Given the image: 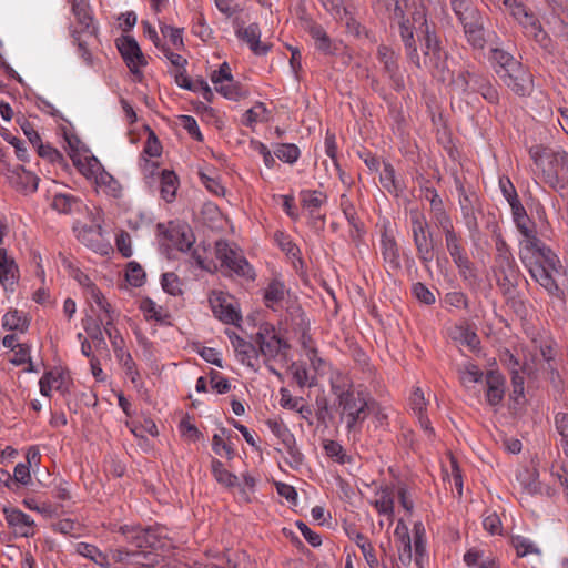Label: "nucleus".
<instances>
[{
  "label": "nucleus",
  "instance_id": "nucleus-1",
  "mask_svg": "<svg viewBox=\"0 0 568 568\" xmlns=\"http://www.w3.org/2000/svg\"><path fill=\"white\" fill-rule=\"evenodd\" d=\"M489 61L497 77L515 94L529 95L532 90V75L523 63L509 52L494 48L490 50Z\"/></svg>",
  "mask_w": 568,
  "mask_h": 568
},
{
  "label": "nucleus",
  "instance_id": "nucleus-2",
  "mask_svg": "<svg viewBox=\"0 0 568 568\" xmlns=\"http://www.w3.org/2000/svg\"><path fill=\"white\" fill-rule=\"evenodd\" d=\"M529 155L541 169L542 180L551 189L562 190L568 185V152L535 145L530 148Z\"/></svg>",
  "mask_w": 568,
  "mask_h": 568
},
{
  "label": "nucleus",
  "instance_id": "nucleus-3",
  "mask_svg": "<svg viewBox=\"0 0 568 568\" xmlns=\"http://www.w3.org/2000/svg\"><path fill=\"white\" fill-rule=\"evenodd\" d=\"M509 13L525 29V33L541 48L548 49L551 45V39L544 30L538 17L524 2L518 1Z\"/></svg>",
  "mask_w": 568,
  "mask_h": 568
},
{
  "label": "nucleus",
  "instance_id": "nucleus-4",
  "mask_svg": "<svg viewBox=\"0 0 568 568\" xmlns=\"http://www.w3.org/2000/svg\"><path fill=\"white\" fill-rule=\"evenodd\" d=\"M457 82L462 84L464 93H479L487 102L496 104L499 101V93L491 84L488 77L477 71L464 70L457 75Z\"/></svg>",
  "mask_w": 568,
  "mask_h": 568
},
{
  "label": "nucleus",
  "instance_id": "nucleus-5",
  "mask_svg": "<svg viewBox=\"0 0 568 568\" xmlns=\"http://www.w3.org/2000/svg\"><path fill=\"white\" fill-rule=\"evenodd\" d=\"M255 343L258 345L257 352L267 358H275L277 355L285 356L291 348L290 344L276 334L275 327L268 323L260 326Z\"/></svg>",
  "mask_w": 568,
  "mask_h": 568
},
{
  "label": "nucleus",
  "instance_id": "nucleus-6",
  "mask_svg": "<svg viewBox=\"0 0 568 568\" xmlns=\"http://www.w3.org/2000/svg\"><path fill=\"white\" fill-rule=\"evenodd\" d=\"M338 404L342 407L343 414L347 416V428L349 430L368 415L369 406L361 392H342L338 395Z\"/></svg>",
  "mask_w": 568,
  "mask_h": 568
},
{
  "label": "nucleus",
  "instance_id": "nucleus-7",
  "mask_svg": "<svg viewBox=\"0 0 568 568\" xmlns=\"http://www.w3.org/2000/svg\"><path fill=\"white\" fill-rule=\"evenodd\" d=\"M215 256L222 267L244 277H253L252 267L246 258L234 251L226 241L220 240L215 243Z\"/></svg>",
  "mask_w": 568,
  "mask_h": 568
},
{
  "label": "nucleus",
  "instance_id": "nucleus-8",
  "mask_svg": "<svg viewBox=\"0 0 568 568\" xmlns=\"http://www.w3.org/2000/svg\"><path fill=\"white\" fill-rule=\"evenodd\" d=\"M493 267L496 283L500 288L503 295H510L514 293L519 280V268L514 257L503 258L495 257Z\"/></svg>",
  "mask_w": 568,
  "mask_h": 568
},
{
  "label": "nucleus",
  "instance_id": "nucleus-9",
  "mask_svg": "<svg viewBox=\"0 0 568 568\" xmlns=\"http://www.w3.org/2000/svg\"><path fill=\"white\" fill-rule=\"evenodd\" d=\"M525 266L532 280L536 281L549 296L565 300V291L558 285L554 276V272H557V267H546L536 261L525 262Z\"/></svg>",
  "mask_w": 568,
  "mask_h": 568
},
{
  "label": "nucleus",
  "instance_id": "nucleus-10",
  "mask_svg": "<svg viewBox=\"0 0 568 568\" xmlns=\"http://www.w3.org/2000/svg\"><path fill=\"white\" fill-rule=\"evenodd\" d=\"M444 239L446 250L454 264L458 267L459 274L467 278V272H473L474 264L467 256L462 234L456 230H452L444 234Z\"/></svg>",
  "mask_w": 568,
  "mask_h": 568
},
{
  "label": "nucleus",
  "instance_id": "nucleus-11",
  "mask_svg": "<svg viewBox=\"0 0 568 568\" xmlns=\"http://www.w3.org/2000/svg\"><path fill=\"white\" fill-rule=\"evenodd\" d=\"M116 47L130 71L142 77L140 68L146 65V59L136 40L131 36H123L116 40Z\"/></svg>",
  "mask_w": 568,
  "mask_h": 568
},
{
  "label": "nucleus",
  "instance_id": "nucleus-12",
  "mask_svg": "<svg viewBox=\"0 0 568 568\" xmlns=\"http://www.w3.org/2000/svg\"><path fill=\"white\" fill-rule=\"evenodd\" d=\"M377 58L383 64V71L388 75L395 91L400 92L405 89V81L399 73L398 57L395 51L385 44L377 48Z\"/></svg>",
  "mask_w": 568,
  "mask_h": 568
},
{
  "label": "nucleus",
  "instance_id": "nucleus-13",
  "mask_svg": "<svg viewBox=\"0 0 568 568\" xmlns=\"http://www.w3.org/2000/svg\"><path fill=\"white\" fill-rule=\"evenodd\" d=\"M212 311L220 321L225 324L237 325L242 320L240 312L232 303V296L223 292H213L210 297Z\"/></svg>",
  "mask_w": 568,
  "mask_h": 568
},
{
  "label": "nucleus",
  "instance_id": "nucleus-14",
  "mask_svg": "<svg viewBox=\"0 0 568 568\" xmlns=\"http://www.w3.org/2000/svg\"><path fill=\"white\" fill-rule=\"evenodd\" d=\"M412 237L416 248L417 258L426 268H428L429 263L434 260L436 246L429 225L427 227L414 229L412 231Z\"/></svg>",
  "mask_w": 568,
  "mask_h": 568
},
{
  "label": "nucleus",
  "instance_id": "nucleus-15",
  "mask_svg": "<svg viewBox=\"0 0 568 568\" xmlns=\"http://www.w3.org/2000/svg\"><path fill=\"white\" fill-rule=\"evenodd\" d=\"M158 231L179 251L185 252L191 248L194 242V234L186 225H174L172 222L165 227L164 224H158Z\"/></svg>",
  "mask_w": 568,
  "mask_h": 568
},
{
  "label": "nucleus",
  "instance_id": "nucleus-16",
  "mask_svg": "<svg viewBox=\"0 0 568 568\" xmlns=\"http://www.w3.org/2000/svg\"><path fill=\"white\" fill-rule=\"evenodd\" d=\"M234 23L236 26V36L250 45L254 54L265 55L271 50V44L260 41L261 30L257 23L244 27V21H240L239 18L234 20Z\"/></svg>",
  "mask_w": 568,
  "mask_h": 568
},
{
  "label": "nucleus",
  "instance_id": "nucleus-17",
  "mask_svg": "<svg viewBox=\"0 0 568 568\" xmlns=\"http://www.w3.org/2000/svg\"><path fill=\"white\" fill-rule=\"evenodd\" d=\"M120 530L126 537V539L139 549H158L161 547V540L159 536L151 528L141 529L136 527L123 526L120 528Z\"/></svg>",
  "mask_w": 568,
  "mask_h": 568
},
{
  "label": "nucleus",
  "instance_id": "nucleus-18",
  "mask_svg": "<svg viewBox=\"0 0 568 568\" xmlns=\"http://www.w3.org/2000/svg\"><path fill=\"white\" fill-rule=\"evenodd\" d=\"M6 520L14 531L16 536L29 538L34 535V521L29 515L18 508L3 509Z\"/></svg>",
  "mask_w": 568,
  "mask_h": 568
},
{
  "label": "nucleus",
  "instance_id": "nucleus-19",
  "mask_svg": "<svg viewBox=\"0 0 568 568\" xmlns=\"http://www.w3.org/2000/svg\"><path fill=\"white\" fill-rule=\"evenodd\" d=\"M399 33L404 43L405 52L409 62H412L417 69L428 67L426 60H422L417 51L416 41L414 38L413 27L408 24V20H399Z\"/></svg>",
  "mask_w": 568,
  "mask_h": 568
},
{
  "label": "nucleus",
  "instance_id": "nucleus-20",
  "mask_svg": "<svg viewBox=\"0 0 568 568\" xmlns=\"http://www.w3.org/2000/svg\"><path fill=\"white\" fill-rule=\"evenodd\" d=\"M19 280V270L14 260L4 248H0V283L6 291L13 292Z\"/></svg>",
  "mask_w": 568,
  "mask_h": 568
},
{
  "label": "nucleus",
  "instance_id": "nucleus-21",
  "mask_svg": "<svg viewBox=\"0 0 568 568\" xmlns=\"http://www.w3.org/2000/svg\"><path fill=\"white\" fill-rule=\"evenodd\" d=\"M486 397L490 406L501 403L505 395V378L498 371H488L486 374Z\"/></svg>",
  "mask_w": 568,
  "mask_h": 568
},
{
  "label": "nucleus",
  "instance_id": "nucleus-22",
  "mask_svg": "<svg viewBox=\"0 0 568 568\" xmlns=\"http://www.w3.org/2000/svg\"><path fill=\"white\" fill-rule=\"evenodd\" d=\"M450 7L462 26L483 17L473 0H450Z\"/></svg>",
  "mask_w": 568,
  "mask_h": 568
},
{
  "label": "nucleus",
  "instance_id": "nucleus-23",
  "mask_svg": "<svg viewBox=\"0 0 568 568\" xmlns=\"http://www.w3.org/2000/svg\"><path fill=\"white\" fill-rule=\"evenodd\" d=\"M465 38L474 50H484L487 43L484 19L480 17L474 22L463 26Z\"/></svg>",
  "mask_w": 568,
  "mask_h": 568
},
{
  "label": "nucleus",
  "instance_id": "nucleus-24",
  "mask_svg": "<svg viewBox=\"0 0 568 568\" xmlns=\"http://www.w3.org/2000/svg\"><path fill=\"white\" fill-rule=\"evenodd\" d=\"M232 339V344L235 347L236 352L241 356V362L250 366L251 368H255V363L258 358V352L255 348V346L240 337L234 333V338L230 337Z\"/></svg>",
  "mask_w": 568,
  "mask_h": 568
},
{
  "label": "nucleus",
  "instance_id": "nucleus-25",
  "mask_svg": "<svg viewBox=\"0 0 568 568\" xmlns=\"http://www.w3.org/2000/svg\"><path fill=\"white\" fill-rule=\"evenodd\" d=\"M382 255L392 270H398L400 267L399 250L397 242L393 236L383 235Z\"/></svg>",
  "mask_w": 568,
  "mask_h": 568
},
{
  "label": "nucleus",
  "instance_id": "nucleus-26",
  "mask_svg": "<svg viewBox=\"0 0 568 568\" xmlns=\"http://www.w3.org/2000/svg\"><path fill=\"white\" fill-rule=\"evenodd\" d=\"M52 209L63 214H72L74 212H80L82 202L69 194H55L51 204Z\"/></svg>",
  "mask_w": 568,
  "mask_h": 568
},
{
  "label": "nucleus",
  "instance_id": "nucleus-27",
  "mask_svg": "<svg viewBox=\"0 0 568 568\" xmlns=\"http://www.w3.org/2000/svg\"><path fill=\"white\" fill-rule=\"evenodd\" d=\"M179 186V178L173 171L163 170L161 173V196L168 203L174 201Z\"/></svg>",
  "mask_w": 568,
  "mask_h": 568
},
{
  "label": "nucleus",
  "instance_id": "nucleus-28",
  "mask_svg": "<svg viewBox=\"0 0 568 568\" xmlns=\"http://www.w3.org/2000/svg\"><path fill=\"white\" fill-rule=\"evenodd\" d=\"M215 90L229 100L240 101L248 97V90L235 80L220 83L215 85Z\"/></svg>",
  "mask_w": 568,
  "mask_h": 568
},
{
  "label": "nucleus",
  "instance_id": "nucleus-29",
  "mask_svg": "<svg viewBox=\"0 0 568 568\" xmlns=\"http://www.w3.org/2000/svg\"><path fill=\"white\" fill-rule=\"evenodd\" d=\"M82 325L88 334V336L93 341L97 347L105 346V339L103 336V331L101 328L102 320L101 318H94L91 315H87L82 320Z\"/></svg>",
  "mask_w": 568,
  "mask_h": 568
},
{
  "label": "nucleus",
  "instance_id": "nucleus-30",
  "mask_svg": "<svg viewBox=\"0 0 568 568\" xmlns=\"http://www.w3.org/2000/svg\"><path fill=\"white\" fill-rule=\"evenodd\" d=\"M521 260L524 264L525 262L536 261L546 267H557L560 263L558 256L546 244L538 248L536 253L523 256Z\"/></svg>",
  "mask_w": 568,
  "mask_h": 568
},
{
  "label": "nucleus",
  "instance_id": "nucleus-31",
  "mask_svg": "<svg viewBox=\"0 0 568 568\" xmlns=\"http://www.w3.org/2000/svg\"><path fill=\"white\" fill-rule=\"evenodd\" d=\"M413 531L415 562L418 568H423L424 557L426 556L425 528L422 523H416L414 525Z\"/></svg>",
  "mask_w": 568,
  "mask_h": 568
},
{
  "label": "nucleus",
  "instance_id": "nucleus-32",
  "mask_svg": "<svg viewBox=\"0 0 568 568\" xmlns=\"http://www.w3.org/2000/svg\"><path fill=\"white\" fill-rule=\"evenodd\" d=\"M285 287L278 280H272L264 292V303L266 307L273 308L274 305L278 304L284 300Z\"/></svg>",
  "mask_w": 568,
  "mask_h": 568
},
{
  "label": "nucleus",
  "instance_id": "nucleus-33",
  "mask_svg": "<svg viewBox=\"0 0 568 568\" xmlns=\"http://www.w3.org/2000/svg\"><path fill=\"white\" fill-rule=\"evenodd\" d=\"M400 523H398L397 528L395 530V535L400 538V546L398 547V558L404 566H408L412 561V545L410 537L407 531V528L404 526V531L400 532Z\"/></svg>",
  "mask_w": 568,
  "mask_h": 568
},
{
  "label": "nucleus",
  "instance_id": "nucleus-34",
  "mask_svg": "<svg viewBox=\"0 0 568 568\" xmlns=\"http://www.w3.org/2000/svg\"><path fill=\"white\" fill-rule=\"evenodd\" d=\"M28 326L29 321L18 310H10L3 316V327L9 331L24 332L28 329Z\"/></svg>",
  "mask_w": 568,
  "mask_h": 568
},
{
  "label": "nucleus",
  "instance_id": "nucleus-35",
  "mask_svg": "<svg viewBox=\"0 0 568 568\" xmlns=\"http://www.w3.org/2000/svg\"><path fill=\"white\" fill-rule=\"evenodd\" d=\"M62 383H63L62 373H54L52 371L45 372L39 382L40 393L43 396L49 397L52 387L54 386L55 389L60 390L62 388Z\"/></svg>",
  "mask_w": 568,
  "mask_h": 568
},
{
  "label": "nucleus",
  "instance_id": "nucleus-36",
  "mask_svg": "<svg viewBox=\"0 0 568 568\" xmlns=\"http://www.w3.org/2000/svg\"><path fill=\"white\" fill-rule=\"evenodd\" d=\"M381 183L382 185L389 192L395 193L396 196L403 192L402 184L396 181L395 170L390 163H384V172L381 174Z\"/></svg>",
  "mask_w": 568,
  "mask_h": 568
},
{
  "label": "nucleus",
  "instance_id": "nucleus-37",
  "mask_svg": "<svg viewBox=\"0 0 568 568\" xmlns=\"http://www.w3.org/2000/svg\"><path fill=\"white\" fill-rule=\"evenodd\" d=\"M554 419L555 428L560 436V447L568 459V413L559 412Z\"/></svg>",
  "mask_w": 568,
  "mask_h": 568
},
{
  "label": "nucleus",
  "instance_id": "nucleus-38",
  "mask_svg": "<svg viewBox=\"0 0 568 568\" xmlns=\"http://www.w3.org/2000/svg\"><path fill=\"white\" fill-rule=\"evenodd\" d=\"M323 7L337 20H343L346 18V24L349 27L351 22L355 23L356 21L348 17L349 12L345 6H343L339 0H320Z\"/></svg>",
  "mask_w": 568,
  "mask_h": 568
},
{
  "label": "nucleus",
  "instance_id": "nucleus-39",
  "mask_svg": "<svg viewBox=\"0 0 568 568\" xmlns=\"http://www.w3.org/2000/svg\"><path fill=\"white\" fill-rule=\"evenodd\" d=\"M432 212V219L435 224V226L443 231V234L455 230V226L453 224V220L448 212L446 211L445 206L436 207L430 211Z\"/></svg>",
  "mask_w": 568,
  "mask_h": 568
},
{
  "label": "nucleus",
  "instance_id": "nucleus-40",
  "mask_svg": "<svg viewBox=\"0 0 568 568\" xmlns=\"http://www.w3.org/2000/svg\"><path fill=\"white\" fill-rule=\"evenodd\" d=\"M212 471L215 479L226 487H233L237 483V477L225 469L223 464L217 459L212 462Z\"/></svg>",
  "mask_w": 568,
  "mask_h": 568
},
{
  "label": "nucleus",
  "instance_id": "nucleus-41",
  "mask_svg": "<svg viewBox=\"0 0 568 568\" xmlns=\"http://www.w3.org/2000/svg\"><path fill=\"white\" fill-rule=\"evenodd\" d=\"M302 204L304 207L310 210V215L313 216L314 212L320 209V206L326 200V195L320 191H303L301 193Z\"/></svg>",
  "mask_w": 568,
  "mask_h": 568
},
{
  "label": "nucleus",
  "instance_id": "nucleus-42",
  "mask_svg": "<svg viewBox=\"0 0 568 568\" xmlns=\"http://www.w3.org/2000/svg\"><path fill=\"white\" fill-rule=\"evenodd\" d=\"M77 551L85 557L91 559L92 561L105 566L108 565V559L104 554H102L95 546L87 544V542H80L77 546Z\"/></svg>",
  "mask_w": 568,
  "mask_h": 568
},
{
  "label": "nucleus",
  "instance_id": "nucleus-43",
  "mask_svg": "<svg viewBox=\"0 0 568 568\" xmlns=\"http://www.w3.org/2000/svg\"><path fill=\"white\" fill-rule=\"evenodd\" d=\"M146 558V554L142 550H128L126 548H119L113 551V559L119 562L140 564L142 559Z\"/></svg>",
  "mask_w": 568,
  "mask_h": 568
},
{
  "label": "nucleus",
  "instance_id": "nucleus-44",
  "mask_svg": "<svg viewBox=\"0 0 568 568\" xmlns=\"http://www.w3.org/2000/svg\"><path fill=\"white\" fill-rule=\"evenodd\" d=\"M274 154L281 161L292 164L297 161L300 156V149L292 143H281L276 145Z\"/></svg>",
  "mask_w": 568,
  "mask_h": 568
},
{
  "label": "nucleus",
  "instance_id": "nucleus-45",
  "mask_svg": "<svg viewBox=\"0 0 568 568\" xmlns=\"http://www.w3.org/2000/svg\"><path fill=\"white\" fill-rule=\"evenodd\" d=\"M72 12L77 17L78 22L83 26L84 30H88L93 19L88 10V4L85 3V1L73 0Z\"/></svg>",
  "mask_w": 568,
  "mask_h": 568
},
{
  "label": "nucleus",
  "instance_id": "nucleus-46",
  "mask_svg": "<svg viewBox=\"0 0 568 568\" xmlns=\"http://www.w3.org/2000/svg\"><path fill=\"white\" fill-rule=\"evenodd\" d=\"M31 480L30 467L28 464L20 463L14 467L11 476V490H17L20 485H27Z\"/></svg>",
  "mask_w": 568,
  "mask_h": 568
},
{
  "label": "nucleus",
  "instance_id": "nucleus-47",
  "mask_svg": "<svg viewBox=\"0 0 568 568\" xmlns=\"http://www.w3.org/2000/svg\"><path fill=\"white\" fill-rule=\"evenodd\" d=\"M125 278L132 286L139 287L144 283L145 272L139 263L130 262L126 266Z\"/></svg>",
  "mask_w": 568,
  "mask_h": 568
},
{
  "label": "nucleus",
  "instance_id": "nucleus-48",
  "mask_svg": "<svg viewBox=\"0 0 568 568\" xmlns=\"http://www.w3.org/2000/svg\"><path fill=\"white\" fill-rule=\"evenodd\" d=\"M0 134L6 141H8L14 148L16 155L20 161L24 162L28 160V152L23 141L13 136L7 129H2L0 131Z\"/></svg>",
  "mask_w": 568,
  "mask_h": 568
},
{
  "label": "nucleus",
  "instance_id": "nucleus-49",
  "mask_svg": "<svg viewBox=\"0 0 568 568\" xmlns=\"http://www.w3.org/2000/svg\"><path fill=\"white\" fill-rule=\"evenodd\" d=\"M267 113V109L263 102H257L254 108L247 110L245 112V120H243L244 125H252L257 121H266L267 118L264 114Z\"/></svg>",
  "mask_w": 568,
  "mask_h": 568
},
{
  "label": "nucleus",
  "instance_id": "nucleus-50",
  "mask_svg": "<svg viewBox=\"0 0 568 568\" xmlns=\"http://www.w3.org/2000/svg\"><path fill=\"white\" fill-rule=\"evenodd\" d=\"M300 20L302 28L311 34L315 42L327 33L321 24L316 23L312 18L306 17L305 14L301 16Z\"/></svg>",
  "mask_w": 568,
  "mask_h": 568
},
{
  "label": "nucleus",
  "instance_id": "nucleus-51",
  "mask_svg": "<svg viewBox=\"0 0 568 568\" xmlns=\"http://www.w3.org/2000/svg\"><path fill=\"white\" fill-rule=\"evenodd\" d=\"M34 148L37 149L40 158L45 159L51 163H60L64 161L63 155L50 144H43L41 141Z\"/></svg>",
  "mask_w": 568,
  "mask_h": 568
},
{
  "label": "nucleus",
  "instance_id": "nucleus-52",
  "mask_svg": "<svg viewBox=\"0 0 568 568\" xmlns=\"http://www.w3.org/2000/svg\"><path fill=\"white\" fill-rule=\"evenodd\" d=\"M283 445L286 448L287 454L291 458L290 466L297 468L300 465H302V463L304 460V456L296 445L294 435L290 439H286L283 443Z\"/></svg>",
  "mask_w": 568,
  "mask_h": 568
},
{
  "label": "nucleus",
  "instance_id": "nucleus-53",
  "mask_svg": "<svg viewBox=\"0 0 568 568\" xmlns=\"http://www.w3.org/2000/svg\"><path fill=\"white\" fill-rule=\"evenodd\" d=\"M39 178L32 172H26V175L18 174L16 185L18 190L24 192H34L38 189Z\"/></svg>",
  "mask_w": 568,
  "mask_h": 568
},
{
  "label": "nucleus",
  "instance_id": "nucleus-54",
  "mask_svg": "<svg viewBox=\"0 0 568 568\" xmlns=\"http://www.w3.org/2000/svg\"><path fill=\"white\" fill-rule=\"evenodd\" d=\"M424 60L427 61L428 67H423L422 69H436L438 71H443L445 68V62L447 59V53L443 51V49H436L435 52L430 54H424Z\"/></svg>",
  "mask_w": 568,
  "mask_h": 568
},
{
  "label": "nucleus",
  "instance_id": "nucleus-55",
  "mask_svg": "<svg viewBox=\"0 0 568 568\" xmlns=\"http://www.w3.org/2000/svg\"><path fill=\"white\" fill-rule=\"evenodd\" d=\"M460 374V381L462 383L466 384L468 383H478L481 381L484 374L479 369V367L473 363H468L465 365L464 369L458 371Z\"/></svg>",
  "mask_w": 568,
  "mask_h": 568
},
{
  "label": "nucleus",
  "instance_id": "nucleus-56",
  "mask_svg": "<svg viewBox=\"0 0 568 568\" xmlns=\"http://www.w3.org/2000/svg\"><path fill=\"white\" fill-rule=\"evenodd\" d=\"M413 294L420 303L426 305H433L436 301L435 294L422 282L413 285Z\"/></svg>",
  "mask_w": 568,
  "mask_h": 568
},
{
  "label": "nucleus",
  "instance_id": "nucleus-57",
  "mask_svg": "<svg viewBox=\"0 0 568 568\" xmlns=\"http://www.w3.org/2000/svg\"><path fill=\"white\" fill-rule=\"evenodd\" d=\"M423 27H425L424 32V54H430L436 51V49H442L440 42L435 32H432L428 28L427 21L424 20Z\"/></svg>",
  "mask_w": 568,
  "mask_h": 568
},
{
  "label": "nucleus",
  "instance_id": "nucleus-58",
  "mask_svg": "<svg viewBox=\"0 0 568 568\" xmlns=\"http://www.w3.org/2000/svg\"><path fill=\"white\" fill-rule=\"evenodd\" d=\"M71 37L73 38V43L77 44L79 53L83 61L92 67L93 65V55L91 51L88 48V44L85 41L81 39L80 32L78 30H73L71 32Z\"/></svg>",
  "mask_w": 568,
  "mask_h": 568
},
{
  "label": "nucleus",
  "instance_id": "nucleus-59",
  "mask_svg": "<svg viewBox=\"0 0 568 568\" xmlns=\"http://www.w3.org/2000/svg\"><path fill=\"white\" fill-rule=\"evenodd\" d=\"M274 239L281 250L287 255L296 256L300 253V248L290 240V237L282 231H276Z\"/></svg>",
  "mask_w": 568,
  "mask_h": 568
},
{
  "label": "nucleus",
  "instance_id": "nucleus-60",
  "mask_svg": "<svg viewBox=\"0 0 568 568\" xmlns=\"http://www.w3.org/2000/svg\"><path fill=\"white\" fill-rule=\"evenodd\" d=\"M210 383L213 390L217 394H225L231 389V384L227 378L222 377L219 372L211 369L210 373Z\"/></svg>",
  "mask_w": 568,
  "mask_h": 568
},
{
  "label": "nucleus",
  "instance_id": "nucleus-61",
  "mask_svg": "<svg viewBox=\"0 0 568 568\" xmlns=\"http://www.w3.org/2000/svg\"><path fill=\"white\" fill-rule=\"evenodd\" d=\"M363 557L365 558L367 565L369 568H379L381 566L383 568H388L387 564L385 562L384 558L378 559L375 549L372 544L366 545V547H363L361 549Z\"/></svg>",
  "mask_w": 568,
  "mask_h": 568
},
{
  "label": "nucleus",
  "instance_id": "nucleus-62",
  "mask_svg": "<svg viewBox=\"0 0 568 568\" xmlns=\"http://www.w3.org/2000/svg\"><path fill=\"white\" fill-rule=\"evenodd\" d=\"M324 450L328 457L336 458L341 464L345 463L346 455L344 454V449L339 443L335 440H325Z\"/></svg>",
  "mask_w": 568,
  "mask_h": 568
},
{
  "label": "nucleus",
  "instance_id": "nucleus-63",
  "mask_svg": "<svg viewBox=\"0 0 568 568\" xmlns=\"http://www.w3.org/2000/svg\"><path fill=\"white\" fill-rule=\"evenodd\" d=\"M234 80L231 68L227 62H223L220 68L211 74V81L214 85H217L223 82H232Z\"/></svg>",
  "mask_w": 568,
  "mask_h": 568
},
{
  "label": "nucleus",
  "instance_id": "nucleus-64",
  "mask_svg": "<svg viewBox=\"0 0 568 568\" xmlns=\"http://www.w3.org/2000/svg\"><path fill=\"white\" fill-rule=\"evenodd\" d=\"M95 182L100 186H105L113 195H116L121 189L119 182L105 171L95 178Z\"/></svg>",
  "mask_w": 568,
  "mask_h": 568
}]
</instances>
